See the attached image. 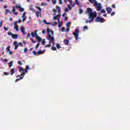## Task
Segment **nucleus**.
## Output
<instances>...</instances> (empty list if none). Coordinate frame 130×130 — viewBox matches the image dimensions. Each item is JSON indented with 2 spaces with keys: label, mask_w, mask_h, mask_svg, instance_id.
<instances>
[{
  "label": "nucleus",
  "mask_w": 130,
  "mask_h": 130,
  "mask_svg": "<svg viewBox=\"0 0 130 130\" xmlns=\"http://www.w3.org/2000/svg\"><path fill=\"white\" fill-rule=\"evenodd\" d=\"M89 2L90 3V4H94V6H97V1L96 0H89Z\"/></svg>",
  "instance_id": "9b49d317"
},
{
  "label": "nucleus",
  "mask_w": 130,
  "mask_h": 130,
  "mask_svg": "<svg viewBox=\"0 0 130 130\" xmlns=\"http://www.w3.org/2000/svg\"><path fill=\"white\" fill-rule=\"evenodd\" d=\"M39 45H40V43H38L36 46V48L37 49L38 47H39Z\"/></svg>",
  "instance_id": "79ce46f5"
},
{
  "label": "nucleus",
  "mask_w": 130,
  "mask_h": 130,
  "mask_svg": "<svg viewBox=\"0 0 130 130\" xmlns=\"http://www.w3.org/2000/svg\"><path fill=\"white\" fill-rule=\"evenodd\" d=\"M12 12L14 15H18V12H16V7H13L12 9Z\"/></svg>",
  "instance_id": "4468645a"
},
{
  "label": "nucleus",
  "mask_w": 130,
  "mask_h": 130,
  "mask_svg": "<svg viewBox=\"0 0 130 130\" xmlns=\"http://www.w3.org/2000/svg\"><path fill=\"white\" fill-rule=\"evenodd\" d=\"M56 9L58 10V13L59 14V12H60V7L59 6H56Z\"/></svg>",
  "instance_id": "a878e982"
},
{
  "label": "nucleus",
  "mask_w": 130,
  "mask_h": 130,
  "mask_svg": "<svg viewBox=\"0 0 130 130\" xmlns=\"http://www.w3.org/2000/svg\"><path fill=\"white\" fill-rule=\"evenodd\" d=\"M36 39L38 40L39 43H40V42L42 41V38H41L39 36H36Z\"/></svg>",
  "instance_id": "1a4fd4ad"
},
{
  "label": "nucleus",
  "mask_w": 130,
  "mask_h": 130,
  "mask_svg": "<svg viewBox=\"0 0 130 130\" xmlns=\"http://www.w3.org/2000/svg\"><path fill=\"white\" fill-rule=\"evenodd\" d=\"M28 50V48H24V50H23V52L25 53V52H27Z\"/></svg>",
  "instance_id": "603ef678"
},
{
  "label": "nucleus",
  "mask_w": 130,
  "mask_h": 130,
  "mask_svg": "<svg viewBox=\"0 0 130 130\" xmlns=\"http://www.w3.org/2000/svg\"><path fill=\"white\" fill-rule=\"evenodd\" d=\"M14 49H17V48L19 47V44H18V42L16 41H15L14 42Z\"/></svg>",
  "instance_id": "f8f14e48"
},
{
  "label": "nucleus",
  "mask_w": 130,
  "mask_h": 130,
  "mask_svg": "<svg viewBox=\"0 0 130 130\" xmlns=\"http://www.w3.org/2000/svg\"><path fill=\"white\" fill-rule=\"evenodd\" d=\"M4 74L5 76H8V75H9V73H8V72H4Z\"/></svg>",
  "instance_id": "e2e57ef3"
},
{
  "label": "nucleus",
  "mask_w": 130,
  "mask_h": 130,
  "mask_svg": "<svg viewBox=\"0 0 130 130\" xmlns=\"http://www.w3.org/2000/svg\"><path fill=\"white\" fill-rule=\"evenodd\" d=\"M91 19L88 20V23H90L91 22H93V20H94V18H90Z\"/></svg>",
  "instance_id": "72a5a7b5"
},
{
  "label": "nucleus",
  "mask_w": 130,
  "mask_h": 130,
  "mask_svg": "<svg viewBox=\"0 0 130 130\" xmlns=\"http://www.w3.org/2000/svg\"><path fill=\"white\" fill-rule=\"evenodd\" d=\"M57 16H55L53 17V20H56L57 19Z\"/></svg>",
  "instance_id": "13d9d810"
},
{
  "label": "nucleus",
  "mask_w": 130,
  "mask_h": 130,
  "mask_svg": "<svg viewBox=\"0 0 130 130\" xmlns=\"http://www.w3.org/2000/svg\"><path fill=\"white\" fill-rule=\"evenodd\" d=\"M52 2L53 4V5H55L56 3H57V1L56 0H52Z\"/></svg>",
  "instance_id": "2f4dec72"
},
{
  "label": "nucleus",
  "mask_w": 130,
  "mask_h": 130,
  "mask_svg": "<svg viewBox=\"0 0 130 130\" xmlns=\"http://www.w3.org/2000/svg\"><path fill=\"white\" fill-rule=\"evenodd\" d=\"M114 15H115V12H113L112 13H111V16H114Z\"/></svg>",
  "instance_id": "052dcab7"
},
{
  "label": "nucleus",
  "mask_w": 130,
  "mask_h": 130,
  "mask_svg": "<svg viewBox=\"0 0 130 130\" xmlns=\"http://www.w3.org/2000/svg\"><path fill=\"white\" fill-rule=\"evenodd\" d=\"M14 26L15 27L16 26H18V22L17 21H16L14 23H13Z\"/></svg>",
  "instance_id": "473e14b6"
},
{
  "label": "nucleus",
  "mask_w": 130,
  "mask_h": 130,
  "mask_svg": "<svg viewBox=\"0 0 130 130\" xmlns=\"http://www.w3.org/2000/svg\"><path fill=\"white\" fill-rule=\"evenodd\" d=\"M16 8H17V9H19V12H20L21 13H22V12H24V11H25V9L22 7H21V6H19V5H16L15 6Z\"/></svg>",
  "instance_id": "423d86ee"
},
{
  "label": "nucleus",
  "mask_w": 130,
  "mask_h": 130,
  "mask_svg": "<svg viewBox=\"0 0 130 130\" xmlns=\"http://www.w3.org/2000/svg\"><path fill=\"white\" fill-rule=\"evenodd\" d=\"M51 43H50V42H49V44H48V45H46V46H45V48H47V47H51Z\"/></svg>",
  "instance_id": "b1692460"
},
{
  "label": "nucleus",
  "mask_w": 130,
  "mask_h": 130,
  "mask_svg": "<svg viewBox=\"0 0 130 130\" xmlns=\"http://www.w3.org/2000/svg\"><path fill=\"white\" fill-rule=\"evenodd\" d=\"M36 15L37 16V17L38 18V17H41V12L37 11L36 12Z\"/></svg>",
  "instance_id": "2eb2a0df"
},
{
  "label": "nucleus",
  "mask_w": 130,
  "mask_h": 130,
  "mask_svg": "<svg viewBox=\"0 0 130 130\" xmlns=\"http://www.w3.org/2000/svg\"><path fill=\"white\" fill-rule=\"evenodd\" d=\"M56 47H57V49H59V48H60V45H59V44H57L56 45Z\"/></svg>",
  "instance_id": "7c9ffc66"
},
{
  "label": "nucleus",
  "mask_w": 130,
  "mask_h": 130,
  "mask_svg": "<svg viewBox=\"0 0 130 130\" xmlns=\"http://www.w3.org/2000/svg\"><path fill=\"white\" fill-rule=\"evenodd\" d=\"M62 3H63L62 1L59 0V5H62Z\"/></svg>",
  "instance_id": "6e6d98bb"
},
{
  "label": "nucleus",
  "mask_w": 130,
  "mask_h": 130,
  "mask_svg": "<svg viewBox=\"0 0 130 130\" xmlns=\"http://www.w3.org/2000/svg\"><path fill=\"white\" fill-rule=\"evenodd\" d=\"M51 49L52 50H53V51H55V50H56V48L55 47H51Z\"/></svg>",
  "instance_id": "c9c22d12"
},
{
  "label": "nucleus",
  "mask_w": 130,
  "mask_h": 130,
  "mask_svg": "<svg viewBox=\"0 0 130 130\" xmlns=\"http://www.w3.org/2000/svg\"><path fill=\"white\" fill-rule=\"evenodd\" d=\"M19 37V35L18 34H13L12 38L13 39H17Z\"/></svg>",
  "instance_id": "dca6fc26"
},
{
  "label": "nucleus",
  "mask_w": 130,
  "mask_h": 130,
  "mask_svg": "<svg viewBox=\"0 0 130 130\" xmlns=\"http://www.w3.org/2000/svg\"><path fill=\"white\" fill-rule=\"evenodd\" d=\"M29 10H30V11H32V12H34V13H35V10H34L33 5H31L30 6V7H29Z\"/></svg>",
  "instance_id": "a211bd4d"
},
{
  "label": "nucleus",
  "mask_w": 130,
  "mask_h": 130,
  "mask_svg": "<svg viewBox=\"0 0 130 130\" xmlns=\"http://www.w3.org/2000/svg\"><path fill=\"white\" fill-rule=\"evenodd\" d=\"M64 12L65 13H66V12L68 13V12H69V9H68V8H66L64 9Z\"/></svg>",
  "instance_id": "c03bdc74"
},
{
  "label": "nucleus",
  "mask_w": 130,
  "mask_h": 130,
  "mask_svg": "<svg viewBox=\"0 0 130 130\" xmlns=\"http://www.w3.org/2000/svg\"><path fill=\"white\" fill-rule=\"evenodd\" d=\"M37 9H38V10H39V11H40V12H41V11H42L41 8H40L39 7H37Z\"/></svg>",
  "instance_id": "4d7b16f0"
},
{
  "label": "nucleus",
  "mask_w": 130,
  "mask_h": 130,
  "mask_svg": "<svg viewBox=\"0 0 130 130\" xmlns=\"http://www.w3.org/2000/svg\"><path fill=\"white\" fill-rule=\"evenodd\" d=\"M83 13V9H80L79 14H82Z\"/></svg>",
  "instance_id": "680f3d73"
},
{
  "label": "nucleus",
  "mask_w": 130,
  "mask_h": 130,
  "mask_svg": "<svg viewBox=\"0 0 130 130\" xmlns=\"http://www.w3.org/2000/svg\"><path fill=\"white\" fill-rule=\"evenodd\" d=\"M47 32L48 34V35L47 36V40L49 41V42L51 43H52L53 44H54V42L55 40H54V37L51 36V34H50V29L49 28H47Z\"/></svg>",
  "instance_id": "f257e3e1"
},
{
  "label": "nucleus",
  "mask_w": 130,
  "mask_h": 130,
  "mask_svg": "<svg viewBox=\"0 0 130 130\" xmlns=\"http://www.w3.org/2000/svg\"><path fill=\"white\" fill-rule=\"evenodd\" d=\"M12 67H13V61H11L9 62V67L12 68Z\"/></svg>",
  "instance_id": "bb28decb"
},
{
  "label": "nucleus",
  "mask_w": 130,
  "mask_h": 130,
  "mask_svg": "<svg viewBox=\"0 0 130 130\" xmlns=\"http://www.w3.org/2000/svg\"><path fill=\"white\" fill-rule=\"evenodd\" d=\"M14 74H15V68H13L11 69V76H13Z\"/></svg>",
  "instance_id": "4be33fe9"
},
{
  "label": "nucleus",
  "mask_w": 130,
  "mask_h": 130,
  "mask_svg": "<svg viewBox=\"0 0 130 130\" xmlns=\"http://www.w3.org/2000/svg\"><path fill=\"white\" fill-rule=\"evenodd\" d=\"M30 36H31V34L30 33H28L27 37V38H30Z\"/></svg>",
  "instance_id": "69168bd1"
},
{
  "label": "nucleus",
  "mask_w": 130,
  "mask_h": 130,
  "mask_svg": "<svg viewBox=\"0 0 130 130\" xmlns=\"http://www.w3.org/2000/svg\"><path fill=\"white\" fill-rule=\"evenodd\" d=\"M87 12L88 13L89 15L92 12V9L90 8H88L87 9Z\"/></svg>",
  "instance_id": "6ab92c4d"
},
{
  "label": "nucleus",
  "mask_w": 130,
  "mask_h": 130,
  "mask_svg": "<svg viewBox=\"0 0 130 130\" xmlns=\"http://www.w3.org/2000/svg\"><path fill=\"white\" fill-rule=\"evenodd\" d=\"M8 52H9V54L10 55L13 54V51H9Z\"/></svg>",
  "instance_id": "774afa93"
},
{
  "label": "nucleus",
  "mask_w": 130,
  "mask_h": 130,
  "mask_svg": "<svg viewBox=\"0 0 130 130\" xmlns=\"http://www.w3.org/2000/svg\"><path fill=\"white\" fill-rule=\"evenodd\" d=\"M25 75H26V73L25 72H23L20 76V75H18L17 77H18V78H20V79H21L22 80V79H23L24 78V76H25Z\"/></svg>",
  "instance_id": "9d476101"
},
{
  "label": "nucleus",
  "mask_w": 130,
  "mask_h": 130,
  "mask_svg": "<svg viewBox=\"0 0 130 130\" xmlns=\"http://www.w3.org/2000/svg\"><path fill=\"white\" fill-rule=\"evenodd\" d=\"M79 33H80V30L79 29H76L75 32H73V35L75 37V40H78L79 39Z\"/></svg>",
  "instance_id": "f03ea898"
},
{
  "label": "nucleus",
  "mask_w": 130,
  "mask_h": 130,
  "mask_svg": "<svg viewBox=\"0 0 130 130\" xmlns=\"http://www.w3.org/2000/svg\"><path fill=\"white\" fill-rule=\"evenodd\" d=\"M94 7H96V11L98 12H100L101 10L102 9V5L101 3H97L96 5H94Z\"/></svg>",
  "instance_id": "39448f33"
},
{
  "label": "nucleus",
  "mask_w": 130,
  "mask_h": 130,
  "mask_svg": "<svg viewBox=\"0 0 130 130\" xmlns=\"http://www.w3.org/2000/svg\"><path fill=\"white\" fill-rule=\"evenodd\" d=\"M112 8H113V9H116V7L115 4H113L112 5Z\"/></svg>",
  "instance_id": "de8ad7c7"
},
{
  "label": "nucleus",
  "mask_w": 130,
  "mask_h": 130,
  "mask_svg": "<svg viewBox=\"0 0 130 130\" xmlns=\"http://www.w3.org/2000/svg\"><path fill=\"white\" fill-rule=\"evenodd\" d=\"M8 35H9V36H11V37H12L14 34L12 33L11 32H8Z\"/></svg>",
  "instance_id": "c756f323"
},
{
  "label": "nucleus",
  "mask_w": 130,
  "mask_h": 130,
  "mask_svg": "<svg viewBox=\"0 0 130 130\" xmlns=\"http://www.w3.org/2000/svg\"><path fill=\"white\" fill-rule=\"evenodd\" d=\"M67 28H70L71 27V22L70 21L68 22L66 24Z\"/></svg>",
  "instance_id": "5701e85b"
},
{
  "label": "nucleus",
  "mask_w": 130,
  "mask_h": 130,
  "mask_svg": "<svg viewBox=\"0 0 130 130\" xmlns=\"http://www.w3.org/2000/svg\"><path fill=\"white\" fill-rule=\"evenodd\" d=\"M45 43H46V42H45V39H44L42 42V45H45Z\"/></svg>",
  "instance_id": "cd10ccee"
},
{
  "label": "nucleus",
  "mask_w": 130,
  "mask_h": 130,
  "mask_svg": "<svg viewBox=\"0 0 130 130\" xmlns=\"http://www.w3.org/2000/svg\"><path fill=\"white\" fill-rule=\"evenodd\" d=\"M89 15L88 19H91V18H95V17H97V12H96V11H93L89 14Z\"/></svg>",
  "instance_id": "20e7f679"
},
{
  "label": "nucleus",
  "mask_w": 130,
  "mask_h": 130,
  "mask_svg": "<svg viewBox=\"0 0 130 130\" xmlns=\"http://www.w3.org/2000/svg\"><path fill=\"white\" fill-rule=\"evenodd\" d=\"M108 14H111V12H112V9L110 7H107L106 9Z\"/></svg>",
  "instance_id": "0eeeda50"
},
{
  "label": "nucleus",
  "mask_w": 130,
  "mask_h": 130,
  "mask_svg": "<svg viewBox=\"0 0 130 130\" xmlns=\"http://www.w3.org/2000/svg\"><path fill=\"white\" fill-rule=\"evenodd\" d=\"M26 12H23V14H22V18H23L21 20V22H24V21L26 20Z\"/></svg>",
  "instance_id": "6e6552de"
},
{
  "label": "nucleus",
  "mask_w": 130,
  "mask_h": 130,
  "mask_svg": "<svg viewBox=\"0 0 130 130\" xmlns=\"http://www.w3.org/2000/svg\"><path fill=\"white\" fill-rule=\"evenodd\" d=\"M68 9L70 10V11H71L72 10V6L70 5H68Z\"/></svg>",
  "instance_id": "37998d69"
},
{
  "label": "nucleus",
  "mask_w": 130,
  "mask_h": 130,
  "mask_svg": "<svg viewBox=\"0 0 130 130\" xmlns=\"http://www.w3.org/2000/svg\"><path fill=\"white\" fill-rule=\"evenodd\" d=\"M22 72H25V69H24V68L20 67H19V73H22Z\"/></svg>",
  "instance_id": "412c9836"
},
{
  "label": "nucleus",
  "mask_w": 130,
  "mask_h": 130,
  "mask_svg": "<svg viewBox=\"0 0 130 130\" xmlns=\"http://www.w3.org/2000/svg\"><path fill=\"white\" fill-rule=\"evenodd\" d=\"M20 30H21L22 33H23V35H26V32L25 31V28H24V27L21 26Z\"/></svg>",
  "instance_id": "ddd939ff"
},
{
  "label": "nucleus",
  "mask_w": 130,
  "mask_h": 130,
  "mask_svg": "<svg viewBox=\"0 0 130 130\" xmlns=\"http://www.w3.org/2000/svg\"><path fill=\"white\" fill-rule=\"evenodd\" d=\"M95 22H100V23H103L104 22V19L101 17H98L94 19Z\"/></svg>",
  "instance_id": "7ed1b4c3"
},
{
  "label": "nucleus",
  "mask_w": 130,
  "mask_h": 130,
  "mask_svg": "<svg viewBox=\"0 0 130 130\" xmlns=\"http://www.w3.org/2000/svg\"><path fill=\"white\" fill-rule=\"evenodd\" d=\"M44 51H45V50H43V51L39 50V51L37 52L38 55H39V54H43V53H44Z\"/></svg>",
  "instance_id": "aec40b11"
},
{
  "label": "nucleus",
  "mask_w": 130,
  "mask_h": 130,
  "mask_svg": "<svg viewBox=\"0 0 130 130\" xmlns=\"http://www.w3.org/2000/svg\"><path fill=\"white\" fill-rule=\"evenodd\" d=\"M106 11H105V9H102L101 11V13H102V14H104V13H105Z\"/></svg>",
  "instance_id": "58836bf2"
},
{
  "label": "nucleus",
  "mask_w": 130,
  "mask_h": 130,
  "mask_svg": "<svg viewBox=\"0 0 130 130\" xmlns=\"http://www.w3.org/2000/svg\"><path fill=\"white\" fill-rule=\"evenodd\" d=\"M9 13H10V10L6 9L5 10V15H8V14H9Z\"/></svg>",
  "instance_id": "393cba45"
},
{
  "label": "nucleus",
  "mask_w": 130,
  "mask_h": 130,
  "mask_svg": "<svg viewBox=\"0 0 130 130\" xmlns=\"http://www.w3.org/2000/svg\"><path fill=\"white\" fill-rule=\"evenodd\" d=\"M83 29H84V30H88V26H84L83 27Z\"/></svg>",
  "instance_id": "09e8293b"
},
{
  "label": "nucleus",
  "mask_w": 130,
  "mask_h": 130,
  "mask_svg": "<svg viewBox=\"0 0 130 130\" xmlns=\"http://www.w3.org/2000/svg\"><path fill=\"white\" fill-rule=\"evenodd\" d=\"M42 6H47V3H42Z\"/></svg>",
  "instance_id": "5fc2aeb1"
},
{
  "label": "nucleus",
  "mask_w": 130,
  "mask_h": 130,
  "mask_svg": "<svg viewBox=\"0 0 130 130\" xmlns=\"http://www.w3.org/2000/svg\"><path fill=\"white\" fill-rule=\"evenodd\" d=\"M11 48V47L10 46H8V47H7V48H6V50H7V51H8V52H9V51H10V49Z\"/></svg>",
  "instance_id": "f704fd0d"
},
{
  "label": "nucleus",
  "mask_w": 130,
  "mask_h": 130,
  "mask_svg": "<svg viewBox=\"0 0 130 130\" xmlns=\"http://www.w3.org/2000/svg\"><path fill=\"white\" fill-rule=\"evenodd\" d=\"M30 40L32 41V43H36V41L34 40L33 39L30 38Z\"/></svg>",
  "instance_id": "a18cd8bd"
},
{
  "label": "nucleus",
  "mask_w": 130,
  "mask_h": 130,
  "mask_svg": "<svg viewBox=\"0 0 130 130\" xmlns=\"http://www.w3.org/2000/svg\"><path fill=\"white\" fill-rule=\"evenodd\" d=\"M53 12H54V13H57V10L56 9H53Z\"/></svg>",
  "instance_id": "338daca9"
},
{
  "label": "nucleus",
  "mask_w": 130,
  "mask_h": 130,
  "mask_svg": "<svg viewBox=\"0 0 130 130\" xmlns=\"http://www.w3.org/2000/svg\"><path fill=\"white\" fill-rule=\"evenodd\" d=\"M37 32H38V30H37L35 31L34 34L36 35V36H38V35H37Z\"/></svg>",
  "instance_id": "49530a36"
},
{
  "label": "nucleus",
  "mask_w": 130,
  "mask_h": 130,
  "mask_svg": "<svg viewBox=\"0 0 130 130\" xmlns=\"http://www.w3.org/2000/svg\"><path fill=\"white\" fill-rule=\"evenodd\" d=\"M31 35L32 37H33V38L36 37L35 34H34L33 32H31Z\"/></svg>",
  "instance_id": "4c0bfd02"
},
{
  "label": "nucleus",
  "mask_w": 130,
  "mask_h": 130,
  "mask_svg": "<svg viewBox=\"0 0 130 130\" xmlns=\"http://www.w3.org/2000/svg\"><path fill=\"white\" fill-rule=\"evenodd\" d=\"M65 31H66V28H64V27H61V31L64 32Z\"/></svg>",
  "instance_id": "ea45409f"
},
{
  "label": "nucleus",
  "mask_w": 130,
  "mask_h": 130,
  "mask_svg": "<svg viewBox=\"0 0 130 130\" xmlns=\"http://www.w3.org/2000/svg\"><path fill=\"white\" fill-rule=\"evenodd\" d=\"M42 33H43V34H45V33H46V30L45 29L43 30Z\"/></svg>",
  "instance_id": "0e129e2a"
},
{
  "label": "nucleus",
  "mask_w": 130,
  "mask_h": 130,
  "mask_svg": "<svg viewBox=\"0 0 130 130\" xmlns=\"http://www.w3.org/2000/svg\"><path fill=\"white\" fill-rule=\"evenodd\" d=\"M32 54H34V55H36V51H32Z\"/></svg>",
  "instance_id": "bf43d9fd"
},
{
  "label": "nucleus",
  "mask_w": 130,
  "mask_h": 130,
  "mask_svg": "<svg viewBox=\"0 0 130 130\" xmlns=\"http://www.w3.org/2000/svg\"><path fill=\"white\" fill-rule=\"evenodd\" d=\"M57 25V22H54L53 24H52V26H56Z\"/></svg>",
  "instance_id": "a19ab883"
},
{
  "label": "nucleus",
  "mask_w": 130,
  "mask_h": 130,
  "mask_svg": "<svg viewBox=\"0 0 130 130\" xmlns=\"http://www.w3.org/2000/svg\"><path fill=\"white\" fill-rule=\"evenodd\" d=\"M25 70H30V67H29V65H27Z\"/></svg>",
  "instance_id": "8fccbe9b"
},
{
  "label": "nucleus",
  "mask_w": 130,
  "mask_h": 130,
  "mask_svg": "<svg viewBox=\"0 0 130 130\" xmlns=\"http://www.w3.org/2000/svg\"><path fill=\"white\" fill-rule=\"evenodd\" d=\"M63 43L65 45H69V43H70V41H69V40H64Z\"/></svg>",
  "instance_id": "f3484780"
},
{
  "label": "nucleus",
  "mask_w": 130,
  "mask_h": 130,
  "mask_svg": "<svg viewBox=\"0 0 130 130\" xmlns=\"http://www.w3.org/2000/svg\"><path fill=\"white\" fill-rule=\"evenodd\" d=\"M18 64H19L20 66H22L23 64V63H22V62L21 61H18Z\"/></svg>",
  "instance_id": "864d4df0"
},
{
  "label": "nucleus",
  "mask_w": 130,
  "mask_h": 130,
  "mask_svg": "<svg viewBox=\"0 0 130 130\" xmlns=\"http://www.w3.org/2000/svg\"><path fill=\"white\" fill-rule=\"evenodd\" d=\"M20 80H21L20 78H17L15 80V83H17L18 81H20Z\"/></svg>",
  "instance_id": "3c124183"
},
{
  "label": "nucleus",
  "mask_w": 130,
  "mask_h": 130,
  "mask_svg": "<svg viewBox=\"0 0 130 130\" xmlns=\"http://www.w3.org/2000/svg\"><path fill=\"white\" fill-rule=\"evenodd\" d=\"M14 29H16V31L17 32H18V31H19V26H18V25L16 26H14Z\"/></svg>",
  "instance_id": "c85d7f7f"
},
{
  "label": "nucleus",
  "mask_w": 130,
  "mask_h": 130,
  "mask_svg": "<svg viewBox=\"0 0 130 130\" xmlns=\"http://www.w3.org/2000/svg\"><path fill=\"white\" fill-rule=\"evenodd\" d=\"M75 2L76 3V5H77L78 6H80V2L78 0H75Z\"/></svg>",
  "instance_id": "e433bc0d"
}]
</instances>
